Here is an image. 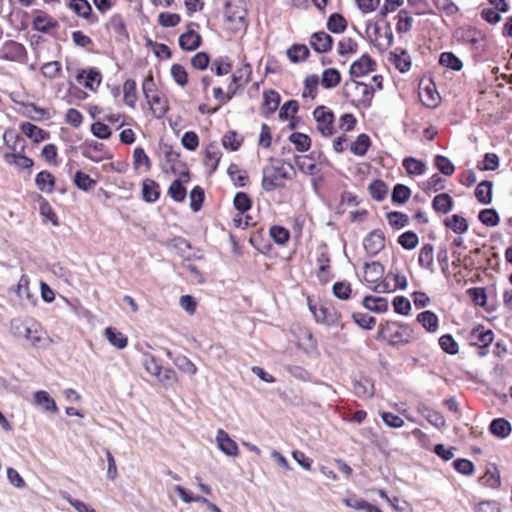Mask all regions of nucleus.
I'll use <instances>...</instances> for the list:
<instances>
[{"label": "nucleus", "instance_id": "1", "mask_svg": "<svg viewBox=\"0 0 512 512\" xmlns=\"http://www.w3.org/2000/svg\"><path fill=\"white\" fill-rule=\"evenodd\" d=\"M296 175L292 164L281 159L270 158L262 169L261 186L265 192L283 188L285 180H292Z\"/></svg>", "mask_w": 512, "mask_h": 512}, {"label": "nucleus", "instance_id": "2", "mask_svg": "<svg viewBox=\"0 0 512 512\" xmlns=\"http://www.w3.org/2000/svg\"><path fill=\"white\" fill-rule=\"evenodd\" d=\"M380 334L392 346L406 345L415 339L414 329L410 325L395 321L381 325Z\"/></svg>", "mask_w": 512, "mask_h": 512}, {"label": "nucleus", "instance_id": "3", "mask_svg": "<svg viewBox=\"0 0 512 512\" xmlns=\"http://www.w3.org/2000/svg\"><path fill=\"white\" fill-rule=\"evenodd\" d=\"M314 119L317 123V130L324 137L334 134V114L325 106H318L313 112Z\"/></svg>", "mask_w": 512, "mask_h": 512}, {"label": "nucleus", "instance_id": "4", "mask_svg": "<svg viewBox=\"0 0 512 512\" xmlns=\"http://www.w3.org/2000/svg\"><path fill=\"white\" fill-rule=\"evenodd\" d=\"M309 309L317 323L329 327L337 326L339 324L340 316L334 308L325 305L317 307L316 305L309 303Z\"/></svg>", "mask_w": 512, "mask_h": 512}, {"label": "nucleus", "instance_id": "5", "mask_svg": "<svg viewBox=\"0 0 512 512\" xmlns=\"http://www.w3.org/2000/svg\"><path fill=\"white\" fill-rule=\"evenodd\" d=\"M76 81L86 89L96 91L102 82V74L95 67L78 69L76 72Z\"/></svg>", "mask_w": 512, "mask_h": 512}, {"label": "nucleus", "instance_id": "6", "mask_svg": "<svg viewBox=\"0 0 512 512\" xmlns=\"http://www.w3.org/2000/svg\"><path fill=\"white\" fill-rule=\"evenodd\" d=\"M345 87L357 102L364 106L370 105L374 96V89L372 86L360 81H352L350 83H346Z\"/></svg>", "mask_w": 512, "mask_h": 512}, {"label": "nucleus", "instance_id": "7", "mask_svg": "<svg viewBox=\"0 0 512 512\" xmlns=\"http://www.w3.org/2000/svg\"><path fill=\"white\" fill-rule=\"evenodd\" d=\"M0 57L3 60L23 63L27 59V50L23 44L10 40L4 43Z\"/></svg>", "mask_w": 512, "mask_h": 512}, {"label": "nucleus", "instance_id": "8", "mask_svg": "<svg viewBox=\"0 0 512 512\" xmlns=\"http://www.w3.org/2000/svg\"><path fill=\"white\" fill-rule=\"evenodd\" d=\"M365 251L370 255H376L385 246V238L381 231L374 230L369 233L363 241Z\"/></svg>", "mask_w": 512, "mask_h": 512}, {"label": "nucleus", "instance_id": "9", "mask_svg": "<svg viewBox=\"0 0 512 512\" xmlns=\"http://www.w3.org/2000/svg\"><path fill=\"white\" fill-rule=\"evenodd\" d=\"M470 342L480 348L489 346L494 339V333L490 329H485L483 326L475 327L469 336Z\"/></svg>", "mask_w": 512, "mask_h": 512}, {"label": "nucleus", "instance_id": "10", "mask_svg": "<svg viewBox=\"0 0 512 512\" xmlns=\"http://www.w3.org/2000/svg\"><path fill=\"white\" fill-rule=\"evenodd\" d=\"M217 447L228 456H237L239 449L237 443L232 440L228 433L219 429L216 435Z\"/></svg>", "mask_w": 512, "mask_h": 512}, {"label": "nucleus", "instance_id": "11", "mask_svg": "<svg viewBox=\"0 0 512 512\" xmlns=\"http://www.w3.org/2000/svg\"><path fill=\"white\" fill-rule=\"evenodd\" d=\"M333 38L324 31L311 35L310 45L317 53H326L331 50Z\"/></svg>", "mask_w": 512, "mask_h": 512}, {"label": "nucleus", "instance_id": "12", "mask_svg": "<svg viewBox=\"0 0 512 512\" xmlns=\"http://www.w3.org/2000/svg\"><path fill=\"white\" fill-rule=\"evenodd\" d=\"M194 23H191L188 27V30L181 34L179 37V46L181 49L186 51L196 50L201 44V36L191 29Z\"/></svg>", "mask_w": 512, "mask_h": 512}, {"label": "nucleus", "instance_id": "13", "mask_svg": "<svg viewBox=\"0 0 512 512\" xmlns=\"http://www.w3.org/2000/svg\"><path fill=\"white\" fill-rule=\"evenodd\" d=\"M375 62L368 56L363 55L360 59L352 63L350 67V75L352 77H361L374 70Z\"/></svg>", "mask_w": 512, "mask_h": 512}, {"label": "nucleus", "instance_id": "14", "mask_svg": "<svg viewBox=\"0 0 512 512\" xmlns=\"http://www.w3.org/2000/svg\"><path fill=\"white\" fill-rule=\"evenodd\" d=\"M104 147H105L104 144L100 143V142H96V141L86 142L84 144L82 155L85 158L98 163L106 158L104 155V152H105Z\"/></svg>", "mask_w": 512, "mask_h": 512}, {"label": "nucleus", "instance_id": "15", "mask_svg": "<svg viewBox=\"0 0 512 512\" xmlns=\"http://www.w3.org/2000/svg\"><path fill=\"white\" fill-rule=\"evenodd\" d=\"M294 161L299 171L306 175L316 176L319 173V169L314 162L313 154L297 155Z\"/></svg>", "mask_w": 512, "mask_h": 512}, {"label": "nucleus", "instance_id": "16", "mask_svg": "<svg viewBox=\"0 0 512 512\" xmlns=\"http://www.w3.org/2000/svg\"><path fill=\"white\" fill-rule=\"evenodd\" d=\"M56 26L57 21L42 11H38L33 19V29L42 33H47Z\"/></svg>", "mask_w": 512, "mask_h": 512}, {"label": "nucleus", "instance_id": "17", "mask_svg": "<svg viewBox=\"0 0 512 512\" xmlns=\"http://www.w3.org/2000/svg\"><path fill=\"white\" fill-rule=\"evenodd\" d=\"M5 145L12 151L11 153L24 152L25 141L14 130L8 129L3 134Z\"/></svg>", "mask_w": 512, "mask_h": 512}, {"label": "nucleus", "instance_id": "18", "mask_svg": "<svg viewBox=\"0 0 512 512\" xmlns=\"http://www.w3.org/2000/svg\"><path fill=\"white\" fill-rule=\"evenodd\" d=\"M353 393L359 398H372L375 394L374 383L369 378L353 382Z\"/></svg>", "mask_w": 512, "mask_h": 512}, {"label": "nucleus", "instance_id": "19", "mask_svg": "<svg viewBox=\"0 0 512 512\" xmlns=\"http://www.w3.org/2000/svg\"><path fill=\"white\" fill-rule=\"evenodd\" d=\"M489 431L497 438H507L512 432V426L505 418H496L489 425Z\"/></svg>", "mask_w": 512, "mask_h": 512}, {"label": "nucleus", "instance_id": "20", "mask_svg": "<svg viewBox=\"0 0 512 512\" xmlns=\"http://www.w3.org/2000/svg\"><path fill=\"white\" fill-rule=\"evenodd\" d=\"M221 156L222 154L217 144L210 143L206 147L204 164L210 169V173H213L217 169Z\"/></svg>", "mask_w": 512, "mask_h": 512}, {"label": "nucleus", "instance_id": "21", "mask_svg": "<svg viewBox=\"0 0 512 512\" xmlns=\"http://www.w3.org/2000/svg\"><path fill=\"white\" fill-rule=\"evenodd\" d=\"M363 306L374 313H384L388 310V301L384 297L365 296L362 301Z\"/></svg>", "mask_w": 512, "mask_h": 512}, {"label": "nucleus", "instance_id": "22", "mask_svg": "<svg viewBox=\"0 0 512 512\" xmlns=\"http://www.w3.org/2000/svg\"><path fill=\"white\" fill-rule=\"evenodd\" d=\"M280 104V95L274 90L263 93L262 113L270 115L274 113Z\"/></svg>", "mask_w": 512, "mask_h": 512}, {"label": "nucleus", "instance_id": "23", "mask_svg": "<svg viewBox=\"0 0 512 512\" xmlns=\"http://www.w3.org/2000/svg\"><path fill=\"white\" fill-rule=\"evenodd\" d=\"M418 263L423 269L429 270L430 272L434 271V247L432 244L427 243L421 247L418 256Z\"/></svg>", "mask_w": 512, "mask_h": 512}, {"label": "nucleus", "instance_id": "24", "mask_svg": "<svg viewBox=\"0 0 512 512\" xmlns=\"http://www.w3.org/2000/svg\"><path fill=\"white\" fill-rule=\"evenodd\" d=\"M166 355L172 359L174 365L182 372L189 375H195L197 373L196 365L188 357L184 355H177L173 358L172 353L169 350L166 351Z\"/></svg>", "mask_w": 512, "mask_h": 512}, {"label": "nucleus", "instance_id": "25", "mask_svg": "<svg viewBox=\"0 0 512 512\" xmlns=\"http://www.w3.org/2000/svg\"><path fill=\"white\" fill-rule=\"evenodd\" d=\"M417 321L430 333L436 332L439 327L438 316L430 310L419 313Z\"/></svg>", "mask_w": 512, "mask_h": 512}, {"label": "nucleus", "instance_id": "26", "mask_svg": "<svg viewBox=\"0 0 512 512\" xmlns=\"http://www.w3.org/2000/svg\"><path fill=\"white\" fill-rule=\"evenodd\" d=\"M23 338L28 340L34 347H41L43 342L47 339L46 332L41 325L35 321L31 322V333H27Z\"/></svg>", "mask_w": 512, "mask_h": 512}, {"label": "nucleus", "instance_id": "27", "mask_svg": "<svg viewBox=\"0 0 512 512\" xmlns=\"http://www.w3.org/2000/svg\"><path fill=\"white\" fill-rule=\"evenodd\" d=\"M34 401L38 406H41L46 412L56 413L58 407L54 399L44 390H39L34 393Z\"/></svg>", "mask_w": 512, "mask_h": 512}, {"label": "nucleus", "instance_id": "28", "mask_svg": "<svg viewBox=\"0 0 512 512\" xmlns=\"http://www.w3.org/2000/svg\"><path fill=\"white\" fill-rule=\"evenodd\" d=\"M384 267L380 262L365 264L364 279L368 283H377L383 277Z\"/></svg>", "mask_w": 512, "mask_h": 512}, {"label": "nucleus", "instance_id": "29", "mask_svg": "<svg viewBox=\"0 0 512 512\" xmlns=\"http://www.w3.org/2000/svg\"><path fill=\"white\" fill-rule=\"evenodd\" d=\"M493 183L489 180L480 182L475 189L476 199L484 205H488L492 201Z\"/></svg>", "mask_w": 512, "mask_h": 512}, {"label": "nucleus", "instance_id": "30", "mask_svg": "<svg viewBox=\"0 0 512 512\" xmlns=\"http://www.w3.org/2000/svg\"><path fill=\"white\" fill-rule=\"evenodd\" d=\"M4 160L9 165H16L22 169H31L34 162L31 158L25 156L23 152L5 153Z\"/></svg>", "mask_w": 512, "mask_h": 512}, {"label": "nucleus", "instance_id": "31", "mask_svg": "<svg viewBox=\"0 0 512 512\" xmlns=\"http://www.w3.org/2000/svg\"><path fill=\"white\" fill-rule=\"evenodd\" d=\"M37 188L44 193H51L55 186V177L48 171H41L36 175Z\"/></svg>", "mask_w": 512, "mask_h": 512}, {"label": "nucleus", "instance_id": "32", "mask_svg": "<svg viewBox=\"0 0 512 512\" xmlns=\"http://www.w3.org/2000/svg\"><path fill=\"white\" fill-rule=\"evenodd\" d=\"M106 27L107 30L118 40H121L126 36L125 23L120 15H113L107 22Z\"/></svg>", "mask_w": 512, "mask_h": 512}, {"label": "nucleus", "instance_id": "33", "mask_svg": "<svg viewBox=\"0 0 512 512\" xmlns=\"http://www.w3.org/2000/svg\"><path fill=\"white\" fill-rule=\"evenodd\" d=\"M142 195L145 201L149 203L156 202L160 195L158 183L151 179L144 180L142 184Z\"/></svg>", "mask_w": 512, "mask_h": 512}, {"label": "nucleus", "instance_id": "34", "mask_svg": "<svg viewBox=\"0 0 512 512\" xmlns=\"http://www.w3.org/2000/svg\"><path fill=\"white\" fill-rule=\"evenodd\" d=\"M21 131L24 135H26L28 138H30L36 143L45 140L48 136V134L44 130L30 122L22 123Z\"/></svg>", "mask_w": 512, "mask_h": 512}, {"label": "nucleus", "instance_id": "35", "mask_svg": "<svg viewBox=\"0 0 512 512\" xmlns=\"http://www.w3.org/2000/svg\"><path fill=\"white\" fill-rule=\"evenodd\" d=\"M341 81V74L335 68H327L323 71L321 77V85L325 89L336 87Z\"/></svg>", "mask_w": 512, "mask_h": 512}, {"label": "nucleus", "instance_id": "36", "mask_svg": "<svg viewBox=\"0 0 512 512\" xmlns=\"http://www.w3.org/2000/svg\"><path fill=\"white\" fill-rule=\"evenodd\" d=\"M432 206L435 211L447 214L453 208V199L447 193H442L434 197Z\"/></svg>", "mask_w": 512, "mask_h": 512}, {"label": "nucleus", "instance_id": "37", "mask_svg": "<svg viewBox=\"0 0 512 512\" xmlns=\"http://www.w3.org/2000/svg\"><path fill=\"white\" fill-rule=\"evenodd\" d=\"M309 56V49L304 44H294L287 50V57L293 63H300Z\"/></svg>", "mask_w": 512, "mask_h": 512}, {"label": "nucleus", "instance_id": "38", "mask_svg": "<svg viewBox=\"0 0 512 512\" xmlns=\"http://www.w3.org/2000/svg\"><path fill=\"white\" fill-rule=\"evenodd\" d=\"M105 336L109 343L118 349H124L128 344L127 337L112 327L105 329Z\"/></svg>", "mask_w": 512, "mask_h": 512}, {"label": "nucleus", "instance_id": "39", "mask_svg": "<svg viewBox=\"0 0 512 512\" xmlns=\"http://www.w3.org/2000/svg\"><path fill=\"white\" fill-rule=\"evenodd\" d=\"M403 167L410 175H423L426 171V164L414 157H406L402 162Z\"/></svg>", "mask_w": 512, "mask_h": 512}, {"label": "nucleus", "instance_id": "40", "mask_svg": "<svg viewBox=\"0 0 512 512\" xmlns=\"http://www.w3.org/2000/svg\"><path fill=\"white\" fill-rule=\"evenodd\" d=\"M371 141L368 135L362 133L350 145V151L356 156H364L370 147Z\"/></svg>", "mask_w": 512, "mask_h": 512}, {"label": "nucleus", "instance_id": "41", "mask_svg": "<svg viewBox=\"0 0 512 512\" xmlns=\"http://www.w3.org/2000/svg\"><path fill=\"white\" fill-rule=\"evenodd\" d=\"M148 103L154 117L159 119L166 114L168 109L167 101L160 94H155Z\"/></svg>", "mask_w": 512, "mask_h": 512}, {"label": "nucleus", "instance_id": "42", "mask_svg": "<svg viewBox=\"0 0 512 512\" xmlns=\"http://www.w3.org/2000/svg\"><path fill=\"white\" fill-rule=\"evenodd\" d=\"M70 9L79 17L89 19L92 14V7L87 0H70Z\"/></svg>", "mask_w": 512, "mask_h": 512}, {"label": "nucleus", "instance_id": "43", "mask_svg": "<svg viewBox=\"0 0 512 512\" xmlns=\"http://www.w3.org/2000/svg\"><path fill=\"white\" fill-rule=\"evenodd\" d=\"M444 224L458 234H463L468 230L467 220L464 217L459 216L457 214H454L451 217L446 218Z\"/></svg>", "mask_w": 512, "mask_h": 512}, {"label": "nucleus", "instance_id": "44", "mask_svg": "<svg viewBox=\"0 0 512 512\" xmlns=\"http://www.w3.org/2000/svg\"><path fill=\"white\" fill-rule=\"evenodd\" d=\"M347 22L345 18L339 13H333L329 16L327 21V29L334 33L339 34L345 31Z\"/></svg>", "mask_w": 512, "mask_h": 512}, {"label": "nucleus", "instance_id": "45", "mask_svg": "<svg viewBox=\"0 0 512 512\" xmlns=\"http://www.w3.org/2000/svg\"><path fill=\"white\" fill-rule=\"evenodd\" d=\"M439 64L454 71H460L463 66L461 60L452 52H443L440 55Z\"/></svg>", "mask_w": 512, "mask_h": 512}, {"label": "nucleus", "instance_id": "46", "mask_svg": "<svg viewBox=\"0 0 512 512\" xmlns=\"http://www.w3.org/2000/svg\"><path fill=\"white\" fill-rule=\"evenodd\" d=\"M238 2L242 4V0H238ZM225 13L229 20L238 22L240 24L244 23L246 10L244 9L243 5L236 6V9L233 10V4L231 2H227Z\"/></svg>", "mask_w": 512, "mask_h": 512}, {"label": "nucleus", "instance_id": "47", "mask_svg": "<svg viewBox=\"0 0 512 512\" xmlns=\"http://www.w3.org/2000/svg\"><path fill=\"white\" fill-rule=\"evenodd\" d=\"M74 184L80 190L89 191L96 186L97 182L96 180L92 179L88 174L81 171H77L74 176Z\"/></svg>", "mask_w": 512, "mask_h": 512}, {"label": "nucleus", "instance_id": "48", "mask_svg": "<svg viewBox=\"0 0 512 512\" xmlns=\"http://www.w3.org/2000/svg\"><path fill=\"white\" fill-rule=\"evenodd\" d=\"M124 101L130 106L134 107L137 100L136 82L133 79H127L123 85Z\"/></svg>", "mask_w": 512, "mask_h": 512}, {"label": "nucleus", "instance_id": "49", "mask_svg": "<svg viewBox=\"0 0 512 512\" xmlns=\"http://www.w3.org/2000/svg\"><path fill=\"white\" fill-rule=\"evenodd\" d=\"M252 68L250 64H243L232 75L233 83H239L245 86L251 80Z\"/></svg>", "mask_w": 512, "mask_h": 512}, {"label": "nucleus", "instance_id": "50", "mask_svg": "<svg viewBox=\"0 0 512 512\" xmlns=\"http://www.w3.org/2000/svg\"><path fill=\"white\" fill-rule=\"evenodd\" d=\"M420 99L426 107L435 108L439 104L440 97L434 88L427 86L420 92Z\"/></svg>", "mask_w": 512, "mask_h": 512}, {"label": "nucleus", "instance_id": "51", "mask_svg": "<svg viewBox=\"0 0 512 512\" xmlns=\"http://www.w3.org/2000/svg\"><path fill=\"white\" fill-rule=\"evenodd\" d=\"M387 280L393 281L394 286L393 289L396 290H405L408 286L407 278L404 274L400 273L397 268H391L386 274Z\"/></svg>", "mask_w": 512, "mask_h": 512}, {"label": "nucleus", "instance_id": "52", "mask_svg": "<svg viewBox=\"0 0 512 512\" xmlns=\"http://www.w3.org/2000/svg\"><path fill=\"white\" fill-rule=\"evenodd\" d=\"M319 77L316 74L309 75L305 78L304 84L305 89L302 93L303 98L310 97L311 99H314L317 94V88L319 85Z\"/></svg>", "mask_w": 512, "mask_h": 512}, {"label": "nucleus", "instance_id": "53", "mask_svg": "<svg viewBox=\"0 0 512 512\" xmlns=\"http://www.w3.org/2000/svg\"><path fill=\"white\" fill-rule=\"evenodd\" d=\"M289 140L291 143L295 145V148L299 152H306L309 150L311 146V139L306 134L303 133H292L289 136Z\"/></svg>", "mask_w": 512, "mask_h": 512}, {"label": "nucleus", "instance_id": "54", "mask_svg": "<svg viewBox=\"0 0 512 512\" xmlns=\"http://www.w3.org/2000/svg\"><path fill=\"white\" fill-rule=\"evenodd\" d=\"M478 218L480 222L487 227H495L499 224L500 221L499 215L494 209L481 210Z\"/></svg>", "mask_w": 512, "mask_h": 512}, {"label": "nucleus", "instance_id": "55", "mask_svg": "<svg viewBox=\"0 0 512 512\" xmlns=\"http://www.w3.org/2000/svg\"><path fill=\"white\" fill-rule=\"evenodd\" d=\"M133 165L135 169L145 167L146 170L151 168V161L142 147H137L133 152Z\"/></svg>", "mask_w": 512, "mask_h": 512}, {"label": "nucleus", "instance_id": "56", "mask_svg": "<svg viewBox=\"0 0 512 512\" xmlns=\"http://www.w3.org/2000/svg\"><path fill=\"white\" fill-rule=\"evenodd\" d=\"M33 320L29 321H23L21 319H13L11 321V332L14 336L23 338L24 335L27 333H31V322Z\"/></svg>", "mask_w": 512, "mask_h": 512}, {"label": "nucleus", "instance_id": "57", "mask_svg": "<svg viewBox=\"0 0 512 512\" xmlns=\"http://www.w3.org/2000/svg\"><path fill=\"white\" fill-rule=\"evenodd\" d=\"M411 196V190L409 187L403 184H397L391 194V199L395 203L404 204L409 200Z\"/></svg>", "mask_w": 512, "mask_h": 512}, {"label": "nucleus", "instance_id": "58", "mask_svg": "<svg viewBox=\"0 0 512 512\" xmlns=\"http://www.w3.org/2000/svg\"><path fill=\"white\" fill-rule=\"evenodd\" d=\"M232 64L227 57H218L212 62L211 70L218 76L230 73Z\"/></svg>", "mask_w": 512, "mask_h": 512}, {"label": "nucleus", "instance_id": "59", "mask_svg": "<svg viewBox=\"0 0 512 512\" xmlns=\"http://www.w3.org/2000/svg\"><path fill=\"white\" fill-rule=\"evenodd\" d=\"M168 195L176 202H183L186 198V189L179 179L174 180L169 189Z\"/></svg>", "mask_w": 512, "mask_h": 512}, {"label": "nucleus", "instance_id": "60", "mask_svg": "<svg viewBox=\"0 0 512 512\" xmlns=\"http://www.w3.org/2000/svg\"><path fill=\"white\" fill-rule=\"evenodd\" d=\"M437 169L445 176H451L455 171V166L450 159L443 155H437L434 159Z\"/></svg>", "mask_w": 512, "mask_h": 512}, {"label": "nucleus", "instance_id": "61", "mask_svg": "<svg viewBox=\"0 0 512 512\" xmlns=\"http://www.w3.org/2000/svg\"><path fill=\"white\" fill-rule=\"evenodd\" d=\"M156 378L166 388L172 387L177 381L176 372L173 369L167 367H163Z\"/></svg>", "mask_w": 512, "mask_h": 512}, {"label": "nucleus", "instance_id": "62", "mask_svg": "<svg viewBox=\"0 0 512 512\" xmlns=\"http://www.w3.org/2000/svg\"><path fill=\"white\" fill-rule=\"evenodd\" d=\"M439 345L444 352L451 354V355H455L459 351V346H458L457 342L454 340V338L450 334L442 335L439 338Z\"/></svg>", "mask_w": 512, "mask_h": 512}, {"label": "nucleus", "instance_id": "63", "mask_svg": "<svg viewBox=\"0 0 512 512\" xmlns=\"http://www.w3.org/2000/svg\"><path fill=\"white\" fill-rule=\"evenodd\" d=\"M387 220L390 226L401 229L408 225L409 217L404 213L394 211L387 214Z\"/></svg>", "mask_w": 512, "mask_h": 512}, {"label": "nucleus", "instance_id": "64", "mask_svg": "<svg viewBox=\"0 0 512 512\" xmlns=\"http://www.w3.org/2000/svg\"><path fill=\"white\" fill-rule=\"evenodd\" d=\"M332 290L334 296L341 300L349 299L352 292L351 285L347 281H339L334 283Z\"/></svg>", "mask_w": 512, "mask_h": 512}]
</instances>
